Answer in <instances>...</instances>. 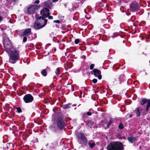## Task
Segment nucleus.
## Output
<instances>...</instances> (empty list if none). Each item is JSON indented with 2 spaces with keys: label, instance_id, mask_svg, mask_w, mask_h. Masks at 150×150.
I'll use <instances>...</instances> for the list:
<instances>
[{
  "label": "nucleus",
  "instance_id": "1",
  "mask_svg": "<svg viewBox=\"0 0 150 150\" xmlns=\"http://www.w3.org/2000/svg\"><path fill=\"white\" fill-rule=\"evenodd\" d=\"M56 109V108L53 109L55 113L52 116L53 123L50 127L51 129L54 131H56L58 128L62 129L65 126V122L62 113L60 112H56L55 111Z\"/></svg>",
  "mask_w": 150,
  "mask_h": 150
},
{
  "label": "nucleus",
  "instance_id": "2",
  "mask_svg": "<svg viewBox=\"0 0 150 150\" xmlns=\"http://www.w3.org/2000/svg\"><path fill=\"white\" fill-rule=\"evenodd\" d=\"M3 39L4 47L7 53L16 49L12 45L10 40L6 34L3 35Z\"/></svg>",
  "mask_w": 150,
  "mask_h": 150
},
{
  "label": "nucleus",
  "instance_id": "3",
  "mask_svg": "<svg viewBox=\"0 0 150 150\" xmlns=\"http://www.w3.org/2000/svg\"><path fill=\"white\" fill-rule=\"evenodd\" d=\"M9 55V62L11 63L14 64L19 58V51L16 49L8 53Z\"/></svg>",
  "mask_w": 150,
  "mask_h": 150
},
{
  "label": "nucleus",
  "instance_id": "4",
  "mask_svg": "<svg viewBox=\"0 0 150 150\" xmlns=\"http://www.w3.org/2000/svg\"><path fill=\"white\" fill-rule=\"evenodd\" d=\"M108 150H122V144L117 142H112L107 146Z\"/></svg>",
  "mask_w": 150,
  "mask_h": 150
},
{
  "label": "nucleus",
  "instance_id": "5",
  "mask_svg": "<svg viewBox=\"0 0 150 150\" xmlns=\"http://www.w3.org/2000/svg\"><path fill=\"white\" fill-rule=\"evenodd\" d=\"M78 142L82 146H86L87 144L88 140L84 134L82 132H79L77 134Z\"/></svg>",
  "mask_w": 150,
  "mask_h": 150
},
{
  "label": "nucleus",
  "instance_id": "6",
  "mask_svg": "<svg viewBox=\"0 0 150 150\" xmlns=\"http://www.w3.org/2000/svg\"><path fill=\"white\" fill-rule=\"evenodd\" d=\"M134 112L137 117H139L141 115H144L146 114L145 111V106L141 105L137 108L134 110Z\"/></svg>",
  "mask_w": 150,
  "mask_h": 150
},
{
  "label": "nucleus",
  "instance_id": "7",
  "mask_svg": "<svg viewBox=\"0 0 150 150\" xmlns=\"http://www.w3.org/2000/svg\"><path fill=\"white\" fill-rule=\"evenodd\" d=\"M40 7L39 5H33L29 6L27 10V13L29 14H33L36 13V11Z\"/></svg>",
  "mask_w": 150,
  "mask_h": 150
},
{
  "label": "nucleus",
  "instance_id": "8",
  "mask_svg": "<svg viewBox=\"0 0 150 150\" xmlns=\"http://www.w3.org/2000/svg\"><path fill=\"white\" fill-rule=\"evenodd\" d=\"M147 103V106L146 109L145 108V111L147 113V112L149 108L150 107V100L149 99H147L146 98H143L142 100V102L141 103V105L143 106L144 104Z\"/></svg>",
  "mask_w": 150,
  "mask_h": 150
},
{
  "label": "nucleus",
  "instance_id": "9",
  "mask_svg": "<svg viewBox=\"0 0 150 150\" xmlns=\"http://www.w3.org/2000/svg\"><path fill=\"white\" fill-rule=\"evenodd\" d=\"M23 100L26 103H30L32 102L33 100V97L31 94H27L24 96Z\"/></svg>",
  "mask_w": 150,
  "mask_h": 150
},
{
  "label": "nucleus",
  "instance_id": "10",
  "mask_svg": "<svg viewBox=\"0 0 150 150\" xmlns=\"http://www.w3.org/2000/svg\"><path fill=\"white\" fill-rule=\"evenodd\" d=\"M45 18L41 16L38 17L36 18V20L41 25L44 27L46 25L47 22V20L45 19Z\"/></svg>",
  "mask_w": 150,
  "mask_h": 150
},
{
  "label": "nucleus",
  "instance_id": "11",
  "mask_svg": "<svg viewBox=\"0 0 150 150\" xmlns=\"http://www.w3.org/2000/svg\"><path fill=\"white\" fill-rule=\"evenodd\" d=\"M140 7L138 4L133 3L130 5V10L132 12H135L139 10Z\"/></svg>",
  "mask_w": 150,
  "mask_h": 150
},
{
  "label": "nucleus",
  "instance_id": "12",
  "mask_svg": "<svg viewBox=\"0 0 150 150\" xmlns=\"http://www.w3.org/2000/svg\"><path fill=\"white\" fill-rule=\"evenodd\" d=\"M40 13L42 17L47 18L50 15L49 10L46 8H44L41 9Z\"/></svg>",
  "mask_w": 150,
  "mask_h": 150
},
{
  "label": "nucleus",
  "instance_id": "13",
  "mask_svg": "<svg viewBox=\"0 0 150 150\" xmlns=\"http://www.w3.org/2000/svg\"><path fill=\"white\" fill-rule=\"evenodd\" d=\"M92 72L93 73L94 76L98 77L99 79H101L102 78V76L101 74V71L97 69H94Z\"/></svg>",
  "mask_w": 150,
  "mask_h": 150
},
{
  "label": "nucleus",
  "instance_id": "14",
  "mask_svg": "<svg viewBox=\"0 0 150 150\" xmlns=\"http://www.w3.org/2000/svg\"><path fill=\"white\" fill-rule=\"evenodd\" d=\"M31 28H28L25 29L23 31V36H28L31 34Z\"/></svg>",
  "mask_w": 150,
  "mask_h": 150
},
{
  "label": "nucleus",
  "instance_id": "15",
  "mask_svg": "<svg viewBox=\"0 0 150 150\" xmlns=\"http://www.w3.org/2000/svg\"><path fill=\"white\" fill-rule=\"evenodd\" d=\"M43 27H44L42 25H41L40 23H39L38 21L37 22H35L33 26L35 30H38Z\"/></svg>",
  "mask_w": 150,
  "mask_h": 150
},
{
  "label": "nucleus",
  "instance_id": "16",
  "mask_svg": "<svg viewBox=\"0 0 150 150\" xmlns=\"http://www.w3.org/2000/svg\"><path fill=\"white\" fill-rule=\"evenodd\" d=\"M44 4L45 6L49 8H51L52 6V3L49 0L45 2Z\"/></svg>",
  "mask_w": 150,
  "mask_h": 150
},
{
  "label": "nucleus",
  "instance_id": "17",
  "mask_svg": "<svg viewBox=\"0 0 150 150\" xmlns=\"http://www.w3.org/2000/svg\"><path fill=\"white\" fill-rule=\"evenodd\" d=\"M127 139L130 143H133L136 141V138L132 136H130L128 137Z\"/></svg>",
  "mask_w": 150,
  "mask_h": 150
},
{
  "label": "nucleus",
  "instance_id": "18",
  "mask_svg": "<svg viewBox=\"0 0 150 150\" xmlns=\"http://www.w3.org/2000/svg\"><path fill=\"white\" fill-rule=\"evenodd\" d=\"M72 6L73 8L76 9L79 7V5L76 2L74 1L72 4Z\"/></svg>",
  "mask_w": 150,
  "mask_h": 150
},
{
  "label": "nucleus",
  "instance_id": "19",
  "mask_svg": "<svg viewBox=\"0 0 150 150\" xmlns=\"http://www.w3.org/2000/svg\"><path fill=\"white\" fill-rule=\"evenodd\" d=\"M71 105V104H68L66 105H63L62 106V108L64 109H67L71 107L70 105Z\"/></svg>",
  "mask_w": 150,
  "mask_h": 150
},
{
  "label": "nucleus",
  "instance_id": "20",
  "mask_svg": "<svg viewBox=\"0 0 150 150\" xmlns=\"http://www.w3.org/2000/svg\"><path fill=\"white\" fill-rule=\"evenodd\" d=\"M42 74L44 76H45L47 75V73L46 69H43L41 72Z\"/></svg>",
  "mask_w": 150,
  "mask_h": 150
},
{
  "label": "nucleus",
  "instance_id": "21",
  "mask_svg": "<svg viewBox=\"0 0 150 150\" xmlns=\"http://www.w3.org/2000/svg\"><path fill=\"white\" fill-rule=\"evenodd\" d=\"M55 73L57 75H59L61 74L60 69L59 68H57L55 70Z\"/></svg>",
  "mask_w": 150,
  "mask_h": 150
},
{
  "label": "nucleus",
  "instance_id": "22",
  "mask_svg": "<svg viewBox=\"0 0 150 150\" xmlns=\"http://www.w3.org/2000/svg\"><path fill=\"white\" fill-rule=\"evenodd\" d=\"M89 146L91 148H92L95 145V144L94 142H89Z\"/></svg>",
  "mask_w": 150,
  "mask_h": 150
},
{
  "label": "nucleus",
  "instance_id": "23",
  "mask_svg": "<svg viewBox=\"0 0 150 150\" xmlns=\"http://www.w3.org/2000/svg\"><path fill=\"white\" fill-rule=\"evenodd\" d=\"M119 128L120 129H121L124 128V126L122 123H120L119 124Z\"/></svg>",
  "mask_w": 150,
  "mask_h": 150
},
{
  "label": "nucleus",
  "instance_id": "24",
  "mask_svg": "<svg viewBox=\"0 0 150 150\" xmlns=\"http://www.w3.org/2000/svg\"><path fill=\"white\" fill-rule=\"evenodd\" d=\"M92 110L91 109H89V111L87 112V115L88 116H91V112Z\"/></svg>",
  "mask_w": 150,
  "mask_h": 150
},
{
  "label": "nucleus",
  "instance_id": "25",
  "mask_svg": "<svg viewBox=\"0 0 150 150\" xmlns=\"http://www.w3.org/2000/svg\"><path fill=\"white\" fill-rule=\"evenodd\" d=\"M16 109H17V112L18 113H20L22 112V110L20 108L17 107V108H16Z\"/></svg>",
  "mask_w": 150,
  "mask_h": 150
},
{
  "label": "nucleus",
  "instance_id": "26",
  "mask_svg": "<svg viewBox=\"0 0 150 150\" xmlns=\"http://www.w3.org/2000/svg\"><path fill=\"white\" fill-rule=\"evenodd\" d=\"M95 66V64H91L90 66V69L91 70L93 69Z\"/></svg>",
  "mask_w": 150,
  "mask_h": 150
},
{
  "label": "nucleus",
  "instance_id": "27",
  "mask_svg": "<svg viewBox=\"0 0 150 150\" xmlns=\"http://www.w3.org/2000/svg\"><path fill=\"white\" fill-rule=\"evenodd\" d=\"M135 17L134 16H133L131 18L130 20L131 21L133 22L135 21Z\"/></svg>",
  "mask_w": 150,
  "mask_h": 150
},
{
  "label": "nucleus",
  "instance_id": "28",
  "mask_svg": "<svg viewBox=\"0 0 150 150\" xmlns=\"http://www.w3.org/2000/svg\"><path fill=\"white\" fill-rule=\"evenodd\" d=\"M79 42V39H77L75 40L74 42L76 44H78Z\"/></svg>",
  "mask_w": 150,
  "mask_h": 150
},
{
  "label": "nucleus",
  "instance_id": "29",
  "mask_svg": "<svg viewBox=\"0 0 150 150\" xmlns=\"http://www.w3.org/2000/svg\"><path fill=\"white\" fill-rule=\"evenodd\" d=\"M26 36H24L23 38V41L24 42H26L27 41V38Z\"/></svg>",
  "mask_w": 150,
  "mask_h": 150
},
{
  "label": "nucleus",
  "instance_id": "30",
  "mask_svg": "<svg viewBox=\"0 0 150 150\" xmlns=\"http://www.w3.org/2000/svg\"><path fill=\"white\" fill-rule=\"evenodd\" d=\"M97 79H93V80H92V82H93V83H97Z\"/></svg>",
  "mask_w": 150,
  "mask_h": 150
},
{
  "label": "nucleus",
  "instance_id": "31",
  "mask_svg": "<svg viewBox=\"0 0 150 150\" xmlns=\"http://www.w3.org/2000/svg\"><path fill=\"white\" fill-rule=\"evenodd\" d=\"M54 23H60V21L59 20H55L53 21Z\"/></svg>",
  "mask_w": 150,
  "mask_h": 150
},
{
  "label": "nucleus",
  "instance_id": "32",
  "mask_svg": "<svg viewBox=\"0 0 150 150\" xmlns=\"http://www.w3.org/2000/svg\"><path fill=\"white\" fill-rule=\"evenodd\" d=\"M130 0H122V1H123L124 2L127 3Z\"/></svg>",
  "mask_w": 150,
  "mask_h": 150
},
{
  "label": "nucleus",
  "instance_id": "33",
  "mask_svg": "<svg viewBox=\"0 0 150 150\" xmlns=\"http://www.w3.org/2000/svg\"><path fill=\"white\" fill-rule=\"evenodd\" d=\"M48 19H53V17L52 16H48Z\"/></svg>",
  "mask_w": 150,
  "mask_h": 150
},
{
  "label": "nucleus",
  "instance_id": "34",
  "mask_svg": "<svg viewBox=\"0 0 150 150\" xmlns=\"http://www.w3.org/2000/svg\"><path fill=\"white\" fill-rule=\"evenodd\" d=\"M111 123V121H110L108 124L107 125V127H108L110 125Z\"/></svg>",
  "mask_w": 150,
  "mask_h": 150
},
{
  "label": "nucleus",
  "instance_id": "35",
  "mask_svg": "<svg viewBox=\"0 0 150 150\" xmlns=\"http://www.w3.org/2000/svg\"><path fill=\"white\" fill-rule=\"evenodd\" d=\"M40 2V1L39 0H36L35 2V3L36 4H38Z\"/></svg>",
  "mask_w": 150,
  "mask_h": 150
},
{
  "label": "nucleus",
  "instance_id": "36",
  "mask_svg": "<svg viewBox=\"0 0 150 150\" xmlns=\"http://www.w3.org/2000/svg\"><path fill=\"white\" fill-rule=\"evenodd\" d=\"M7 1H8L9 3H11L13 2V0H7Z\"/></svg>",
  "mask_w": 150,
  "mask_h": 150
},
{
  "label": "nucleus",
  "instance_id": "37",
  "mask_svg": "<svg viewBox=\"0 0 150 150\" xmlns=\"http://www.w3.org/2000/svg\"><path fill=\"white\" fill-rule=\"evenodd\" d=\"M58 0H53L52 1L53 2H56L58 1Z\"/></svg>",
  "mask_w": 150,
  "mask_h": 150
},
{
  "label": "nucleus",
  "instance_id": "38",
  "mask_svg": "<svg viewBox=\"0 0 150 150\" xmlns=\"http://www.w3.org/2000/svg\"><path fill=\"white\" fill-rule=\"evenodd\" d=\"M126 14L127 16H129L130 14V13H127L126 12Z\"/></svg>",
  "mask_w": 150,
  "mask_h": 150
},
{
  "label": "nucleus",
  "instance_id": "39",
  "mask_svg": "<svg viewBox=\"0 0 150 150\" xmlns=\"http://www.w3.org/2000/svg\"><path fill=\"white\" fill-rule=\"evenodd\" d=\"M2 20V18L1 16H0V21Z\"/></svg>",
  "mask_w": 150,
  "mask_h": 150
},
{
  "label": "nucleus",
  "instance_id": "40",
  "mask_svg": "<svg viewBox=\"0 0 150 150\" xmlns=\"http://www.w3.org/2000/svg\"><path fill=\"white\" fill-rule=\"evenodd\" d=\"M132 114L130 115L129 116V117H132Z\"/></svg>",
  "mask_w": 150,
  "mask_h": 150
},
{
  "label": "nucleus",
  "instance_id": "41",
  "mask_svg": "<svg viewBox=\"0 0 150 150\" xmlns=\"http://www.w3.org/2000/svg\"><path fill=\"white\" fill-rule=\"evenodd\" d=\"M86 114H83V117H84L85 116H86Z\"/></svg>",
  "mask_w": 150,
  "mask_h": 150
},
{
  "label": "nucleus",
  "instance_id": "42",
  "mask_svg": "<svg viewBox=\"0 0 150 150\" xmlns=\"http://www.w3.org/2000/svg\"><path fill=\"white\" fill-rule=\"evenodd\" d=\"M17 0H13V2H15Z\"/></svg>",
  "mask_w": 150,
  "mask_h": 150
},
{
  "label": "nucleus",
  "instance_id": "43",
  "mask_svg": "<svg viewBox=\"0 0 150 150\" xmlns=\"http://www.w3.org/2000/svg\"><path fill=\"white\" fill-rule=\"evenodd\" d=\"M111 37H112V38H114V36H113V35Z\"/></svg>",
  "mask_w": 150,
  "mask_h": 150
},
{
  "label": "nucleus",
  "instance_id": "44",
  "mask_svg": "<svg viewBox=\"0 0 150 150\" xmlns=\"http://www.w3.org/2000/svg\"><path fill=\"white\" fill-rule=\"evenodd\" d=\"M123 76V75H121L120 76Z\"/></svg>",
  "mask_w": 150,
  "mask_h": 150
},
{
  "label": "nucleus",
  "instance_id": "45",
  "mask_svg": "<svg viewBox=\"0 0 150 150\" xmlns=\"http://www.w3.org/2000/svg\"><path fill=\"white\" fill-rule=\"evenodd\" d=\"M72 106H76V105H72Z\"/></svg>",
  "mask_w": 150,
  "mask_h": 150
},
{
  "label": "nucleus",
  "instance_id": "46",
  "mask_svg": "<svg viewBox=\"0 0 150 150\" xmlns=\"http://www.w3.org/2000/svg\"><path fill=\"white\" fill-rule=\"evenodd\" d=\"M123 108H125V107H123Z\"/></svg>",
  "mask_w": 150,
  "mask_h": 150
}]
</instances>
